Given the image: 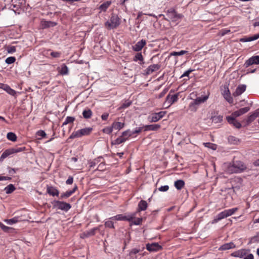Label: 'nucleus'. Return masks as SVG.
Instances as JSON below:
<instances>
[{
    "label": "nucleus",
    "instance_id": "nucleus-1",
    "mask_svg": "<svg viewBox=\"0 0 259 259\" xmlns=\"http://www.w3.org/2000/svg\"><path fill=\"white\" fill-rule=\"evenodd\" d=\"M249 110L250 108L248 107L242 108L233 112L231 116H227L226 117L227 120L230 124H233L236 128H239L241 124L235 119V118L246 113Z\"/></svg>",
    "mask_w": 259,
    "mask_h": 259
},
{
    "label": "nucleus",
    "instance_id": "nucleus-2",
    "mask_svg": "<svg viewBox=\"0 0 259 259\" xmlns=\"http://www.w3.org/2000/svg\"><path fill=\"white\" fill-rule=\"evenodd\" d=\"M141 131H124L115 140L112 141V144L119 145L126 141L128 138L133 135L139 134Z\"/></svg>",
    "mask_w": 259,
    "mask_h": 259
},
{
    "label": "nucleus",
    "instance_id": "nucleus-3",
    "mask_svg": "<svg viewBox=\"0 0 259 259\" xmlns=\"http://www.w3.org/2000/svg\"><path fill=\"white\" fill-rule=\"evenodd\" d=\"M246 166L240 161H234L232 165L229 166L228 171L230 173L241 172L246 169Z\"/></svg>",
    "mask_w": 259,
    "mask_h": 259
},
{
    "label": "nucleus",
    "instance_id": "nucleus-4",
    "mask_svg": "<svg viewBox=\"0 0 259 259\" xmlns=\"http://www.w3.org/2000/svg\"><path fill=\"white\" fill-rule=\"evenodd\" d=\"M25 150V147L24 146L15 147L14 148L8 149L6 150L1 155L0 157V160H3L5 158L10 156V155L24 151Z\"/></svg>",
    "mask_w": 259,
    "mask_h": 259
},
{
    "label": "nucleus",
    "instance_id": "nucleus-5",
    "mask_svg": "<svg viewBox=\"0 0 259 259\" xmlns=\"http://www.w3.org/2000/svg\"><path fill=\"white\" fill-rule=\"evenodd\" d=\"M120 24V19L117 15L112 14L110 21L105 23V26L108 28L114 29L117 28Z\"/></svg>",
    "mask_w": 259,
    "mask_h": 259
},
{
    "label": "nucleus",
    "instance_id": "nucleus-6",
    "mask_svg": "<svg viewBox=\"0 0 259 259\" xmlns=\"http://www.w3.org/2000/svg\"><path fill=\"white\" fill-rule=\"evenodd\" d=\"M52 204L54 208L63 210L65 212L68 211L71 207L69 203L58 200H54L52 202Z\"/></svg>",
    "mask_w": 259,
    "mask_h": 259
},
{
    "label": "nucleus",
    "instance_id": "nucleus-7",
    "mask_svg": "<svg viewBox=\"0 0 259 259\" xmlns=\"http://www.w3.org/2000/svg\"><path fill=\"white\" fill-rule=\"evenodd\" d=\"M179 93L171 95L170 93L166 96L165 102L163 103V106L164 108H168L172 104L177 102L179 99Z\"/></svg>",
    "mask_w": 259,
    "mask_h": 259
},
{
    "label": "nucleus",
    "instance_id": "nucleus-8",
    "mask_svg": "<svg viewBox=\"0 0 259 259\" xmlns=\"http://www.w3.org/2000/svg\"><path fill=\"white\" fill-rule=\"evenodd\" d=\"M208 98V96L197 98L190 104L189 106L190 110L192 111H196L197 109V106L205 102L207 100Z\"/></svg>",
    "mask_w": 259,
    "mask_h": 259
},
{
    "label": "nucleus",
    "instance_id": "nucleus-9",
    "mask_svg": "<svg viewBox=\"0 0 259 259\" xmlns=\"http://www.w3.org/2000/svg\"><path fill=\"white\" fill-rule=\"evenodd\" d=\"M137 212H134L127 215H123V214H117L115 216L111 217L110 220L116 221H127L131 222L136 218Z\"/></svg>",
    "mask_w": 259,
    "mask_h": 259
},
{
    "label": "nucleus",
    "instance_id": "nucleus-10",
    "mask_svg": "<svg viewBox=\"0 0 259 259\" xmlns=\"http://www.w3.org/2000/svg\"><path fill=\"white\" fill-rule=\"evenodd\" d=\"M166 16L167 18L165 19L172 22H176L182 17V15L178 14L174 9L168 10L166 13Z\"/></svg>",
    "mask_w": 259,
    "mask_h": 259
},
{
    "label": "nucleus",
    "instance_id": "nucleus-11",
    "mask_svg": "<svg viewBox=\"0 0 259 259\" xmlns=\"http://www.w3.org/2000/svg\"><path fill=\"white\" fill-rule=\"evenodd\" d=\"M91 131H74L70 136L67 140L72 139L75 138L81 137L83 136L89 135Z\"/></svg>",
    "mask_w": 259,
    "mask_h": 259
},
{
    "label": "nucleus",
    "instance_id": "nucleus-12",
    "mask_svg": "<svg viewBox=\"0 0 259 259\" xmlns=\"http://www.w3.org/2000/svg\"><path fill=\"white\" fill-rule=\"evenodd\" d=\"M146 247V249L150 252H156L162 249V247L158 243H148Z\"/></svg>",
    "mask_w": 259,
    "mask_h": 259
},
{
    "label": "nucleus",
    "instance_id": "nucleus-13",
    "mask_svg": "<svg viewBox=\"0 0 259 259\" xmlns=\"http://www.w3.org/2000/svg\"><path fill=\"white\" fill-rule=\"evenodd\" d=\"M99 227H95L90 230L86 231L80 235V237L82 238H88L95 235L96 231L99 230Z\"/></svg>",
    "mask_w": 259,
    "mask_h": 259
},
{
    "label": "nucleus",
    "instance_id": "nucleus-14",
    "mask_svg": "<svg viewBox=\"0 0 259 259\" xmlns=\"http://www.w3.org/2000/svg\"><path fill=\"white\" fill-rule=\"evenodd\" d=\"M252 64H259V56L251 57L246 61L244 65L245 67H248Z\"/></svg>",
    "mask_w": 259,
    "mask_h": 259
},
{
    "label": "nucleus",
    "instance_id": "nucleus-15",
    "mask_svg": "<svg viewBox=\"0 0 259 259\" xmlns=\"http://www.w3.org/2000/svg\"><path fill=\"white\" fill-rule=\"evenodd\" d=\"M166 112L164 111H160L158 113H155L152 114L151 116L149 117V119L152 122H156L159 120L160 119L162 118Z\"/></svg>",
    "mask_w": 259,
    "mask_h": 259
},
{
    "label": "nucleus",
    "instance_id": "nucleus-16",
    "mask_svg": "<svg viewBox=\"0 0 259 259\" xmlns=\"http://www.w3.org/2000/svg\"><path fill=\"white\" fill-rule=\"evenodd\" d=\"M160 68V65L159 64L151 65L145 70V73L146 75L150 74L159 69Z\"/></svg>",
    "mask_w": 259,
    "mask_h": 259
},
{
    "label": "nucleus",
    "instance_id": "nucleus-17",
    "mask_svg": "<svg viewBox=\"0 0 259 259\" xmlns=\"http://www.w3.org/2000/svg\"><path fill=\"white\" fill-rule=\"evenodd\" d=\"M77 189V187L76 186H75L72 190L67 191L64 193H62L59 198L60 199H64L69 197L72 194H73L75 192Z\"/></svg>",
    "mask_w": 259,
    "mask_h": 259
},
{
    "label": "nucleus",
    "instance_id": "nucleus-18",
    "mask_svg": "<svg viewBox=\"0 0 259 259\" xmlns=\"http://www.w3.org/2000/svg\"><path fill=\"white\" fill-rule=\"evenodd\" d=\"M247 250L246 249H240L235 251L231 254L232 256L242 258L247 254Z\"/></svg>",
    "mask_w": 259,
    "mask_h": 259
},
{
    "label": "nucleus",
    "instance_id": "nucleus-19",
    "mask_svg": "<svg viewBox=\"0 0 259 259\" xmlns=\"http://www.w3.org/2000/svg\"><path fill=\"white\" fill-rule=\"evenodd\" d=\"M148 207V204L147 202L145 200H141L138 205V209L137 211L135 212H137V214L140 212L141 211L145 210Z\"/></svg>",
    "mask_w": 259,
    "mask_h": 259
},
{
    "label": "nucleus",
    "instance_id": "nucleus-20",
    "mask_svg": "<svg viewBox=\"0 0 259 259\" xmlns=\"http://www.w3.org/2000/svg\"><path fill=\"white\" fill-rule=\"evenodd\" d=\"M145 45L146 41L144 39H142L133 46V49L135 51L139 52L142 49Z\"/></svg>",
    "mask_w": 259,
    "mask_h": 259
},
{
    "label": "nucleus",
    "instance_id": "nucleus-21",
    "mask_svg": "<svg viewBox=\"0 0 259 259\" xmlns=\"http://www.w3.org/2000/svg\"><path fill=\"white\" fill-rule=\"evenodd\" d=\"M236 247L235 244L232 242H230L229 243H227L221 245L220 248V250H226L232 248H234Z\"/></svg>",
    "mask_w": 259,
    "mask_h": 259
},
{
    "label": "nucleus",
    "instance_id": "nucleus-22",
    "mask_svg": "<svg viewBox=\"0 0 259 259\" xmlns=\"http://www.w3.org/2000/svg\"><path fill=\"white\" fill-rule=\"evenodd\" d=\"M246 85L244 84L239 85L236 89L235 92L233 93L234 96H238L241 95L246 90Z\"/></svg>",
    "mask_w": 259,
    "mask_h": 259
},
{
    "label": "nucleus",
    "instance_id": "nucleus-23",
    "mask_svg": "<svg viewBox=\"0 0 259 259\" xmlns=\"http://www.w3.org/2000/svg\"><path fill=\"white\" fill-rule=\"evenodd\" d=\"M258 38H259V33L255 34L253 36L242 38L240 39V41L241 42H248L255 40Z\"/></svg>",
    "mask_w": 259,
    "mask_h": 259
},
{
    "label": "nucleus",
    "instance_id": "nucleus-24",
    "mask_svg": "<svg viewBox=\"0 0 259 259\" xmlns=\"http://www.w3.org/2000/svg\"><path fill=\"white\" fill-rule=\"evenodd\" d=\"M223 95L224 97V98L230 103H231L233 102V98L231 97L230 91L229 90V89L227 88V89H225L223 93Z\"/></svg>",
    "mask_w": 259,
    "mask_h": 259
},
{
    "label": "nucleus",
    "instance_id": "nucleus-25",
    "mask_svg": "<svg viewBox=\"0 0 259 259\" xmlns=\"http://www.w3.org/2000/svg\"><path fill=\"white\" fill-rule=\"evenodd\" d=\"M238 208L237 207H234L231 209L224 210L225 218H227L234 214L238 210Z\"/></svg>",
    "mask_w": 259,
    "mask_h": 259
},
{
    "label": "nucleus",
    "instance_id": "nucleus-26",
    "mask_svg": "<svg viewBox=\"0 0 259 259\" xmlns=\"http://www.w3.org/2000/svg\"><path fill=\"white\" fill-rule=\"evenodd\" d=\"M238 208L237 207H234L231 209L224 210L225 218H227L234 214L238 210Z\"/></svg>",
    "mask_w": 259,
    "mask_h": 259
},
{
    "label": "nucleus",
    "instance_id": "nucleus-27",
    "mask_svg": "<svg viewBox=\"0 0 259 259\" xmlns=\"http://www.w3.org/2000/svg\"><path fill=\"white\" fill-rule=\"evenodd\" d=\"M226 218L225 216V213L224 211L221 212L219 213L216 217L212 221L211 223L212 224H215L218 223L219 221Z\"/></svg>",
    "mask_w": 259,
    "mask_h": 259
},
{
    "label": "nucleus",
    "instance_id": "nucleus-28",
    "mask_svg": "<svg viewBox=\"0 0 259 259\" xmlns=\"http://www.w3.org/2000/svg\"><path fill=\"white\" fill-rule=\"evenodd\" d=\"M175 187L177 188V189L180 190H181L185 185V182L182 180H179L175 181L174 184Z\"/></svg>",
    "mask_w": 259,
    "mask_h": 259
},
{
    "label": "nucleus",
    "instance_id": "nucleus-29",
    "mask_svg": "<svg viewBox=\"0 0 259 259\" xmlns=\"http://www.w3.org/2000/svg\"><path fill=\"white\" fill-rule=\"evenodd\" d=\"M229 143L231 144L237 145L240 143V140L234 136H230L228 138Z\"/></svg>",
    "mask_w": 259,
    "mask_h": 259
},
{
    "label": "nucleus",
    "instance_id": "nucleus-30",
    "mask_svg": "<svg viewBox=\"0 0 259 259\" xmlns=\"http://www.w3.org/2000/svg\"><path fill=\"white\" fill-rule=\"evenodd\" d=\"M124 122L116 121L112 124V128L114 130H121L124 127Z\"/></svg>",
    "mask_w": 259,
    "mask_h": 259
},
{
    "label": "nucleus",
    "instance_id": "nucleus-31",
    "mask_svg": "<svg viewBox=\"0 0 259 259\" xmlns=\"http://www.w3.org/2000/svg\"><path fill=\"white\" fill-rule=\"evenodd\" d=\"M111 4V1H106L100 5L99 9L103 11H106Z\"/></svg>",
    "mask_w": 259,
    "mask_h": 259
},
{
    "label": "nucleus",
    "instance_id": "nucleus-32",
    "mask_svg": "<svg viewBox=\"0 0 259 259\" xmlns=\"http://www.w3.org/2000/svg\"><path fill=\"white\" fill-rule=\"evenodd\" d=\"M0 228L5 232H12L14 229L13 228L7 227L0 222Z\"/></svg>",
    "mask_w": 259,
    "mask_h": 259
},
{
    "label": "nucleus",
    "instance_id": "nucleus-33",
    "mask_svg": "<svg viewBox=\"0 0 259 259\" xmlns=\"http://www.w3.org/2000/svg\"><path fill=\"white\" fill-rule=\"evenodd\" d=\"M143 57L141 53H137L135 56L134 59V61H140L141 62H140L139 64H140L144 63V62H143Z\"/></svg>",
    "mask_w": 259,
    "mask_h": 259
},
{
    "label": "nucleus",
    "instance_id": "nucleus-34",
    "mask_svg": "<svg viewBox=\"0 0 259 259\" xmlns=\"http://www.w3.org/2000/svg\"><path fill=\"white\" fill-rule=\"evenodd\" d=\"M16 189L15 186L13 184H9L5 188L6 194H11Z\"/></svg>",
    "mask_w": 259,
    "mask_h": 259
},
{
    "label": "nucleus",
    "instance_id": "nucleus-35",
    "mask_svg": "<svg viewBox=\"0 0 259 259\" xmlns=\"http://www.w3.org/2000/svg\"><path fill=\"white\" fill-rule=\"evenodd\" d=\"M59 191L56 188L50 187V195L53 196H59Z\"/></svg>",
    "mask_w": 259,
    "mask_h": 259
},
{
    "label": "nucleus",
    "instance_id": "nucleus-36",
    "mask_svg": "<svg viewBox=\"0 0 259 259\" xmlns=\"http://www.w3.org/2000/svg\"><path fill=\"white\" fill-rule=\"evenodd\" d=\"M59 72L62 75H66L68 74V69L67 66L63 64L61 65Z\"/></svg>",
    "mask_w": 259,
    "mask_h": 259
},
{
    "label": "nucleus",
    "instance_id": "nucleus-37",
    "mask_svg": "<svg viewBox=\"0 0 259 259\" xmlns=\"http://www.w3.org/2000/svg\"><path fill=\"white\" fill-rule=\"evenodd\" d=\"M4 90H5L7 93L12 96H15L16 94V91L11 89L10 87L8 84H7V85L5 87Z\"/></svg>",
    "mask_w": 259,
    "mask_h": 259
},
{
    "label": "nucleus",
    "instance_id": "nucleus-38",
    "mask_svg": "<svg viewBox=\"0 0 259 259\" xmlns=\"http://www.w3.org/2000/svg\"><path fill=\"white\" fill-rule=\"evenodd\" d=\"M19 221L18 218L14 217L11 219H5L4 222H6L8 225H12L17 223Z\"/></svg>",
    "mask_w": 259,
    "mask_h": 259
},
{
    "label": "nucleus",
    "instance_id": "nucleus-39",
    "mask_svg": "<svg viewBox=\"0 0 259 259\" xmlns=\"http://www.w3.org/2000/svg\"><path fill=\"white\" fill-rule=\"evenodd\" d=\"M7 137L8 140L15 142L17 140V136L15 134L12 132H10L7 134Z\"/></svg>",
    "mask_w": 259,
    "mask_h": 259
},
{
    "label": "nucleus",
    "instance_id": "nucleus-40",
    "mask_svg": "<svg viewBox=\"0 0 259 259\" xmlns=\"http://www.w3.org/2000/svg\"><path fill=\"white\" fill-rule=\"evenodd\" d=\"M259 115V109L256 110L253 113L251 114L248 118V121H252L255 119Z\"/></svg>",
    "mask_w": 259,
    "mask_h": 259
},
{
    "label": "nucleus",
    "instance_id": "nucleus-41",
    "mask_svg": "<svg viewBox=\"0 0 259 259\" xmlns=\"http://www.w3.org/2000/svg\"><path fill=\"white\" fill-rule=\"evenodd\" d=\"M82 115L84 118H90L92 115V112L90 109L84 110L82 112Z\"/></svg>",
    "mask_w": 259,
    "mask_h": 259
},
{
    "label": "nucleus",
    "instance_id": "nucleus-42",
    "mask_svg": "<svg viewBox=\"0 0 259 259\" xmlns=\"http://www.w3.org/2000/svg\"><path fill=\"white\" fill-rule=\"evenodd\" d=\"M104 225L107 228L114 229V223L112 220H110V219L109 220L105 221Z\"/></svg>",
    "mask_w": 259,
    "mask_h": 259
},
{
    "label": "nucleus",
    "instance_id": "nucleus-43",
    "mask_svg": "<svg viewBox=\"0 0 259 259\" xmlns=\"http://www.w3.org/2000/svg\"><path fill=\"white\" fill-rule=\"evenodd\" d=\"M143 221V219L141 218H135L133 220H132V224H134L135 225H140L142 224Z\"/></svg>",
    "mask_w": 259,
    "mask_h": 259
},
{
    "label": "nucleus",
    "instance_id": "nucleus-44",
    "mask_svg": "<svg viewBox=\"0 0 259 259\" xmlns=\"http://www.w3.org/2000/svg\"><path fill=\"white\" fill-rule=\"evenodd\" d=\"M203 144L205 147L211 149L213 150H216L217 148V145L215 144L211 143H204Z\"/></svg>",
    "mask_w": 259,
    "mask_h": 259
},
{
    "label": "nucleus",
    "instance_id": "nucleus-45",
    "mask_svg": "<svg viewBox=\"0 0 259 259\" xmlns=\"http://www.w3.org/2000/svg\"><path fill=\"white\" fill-rule=\"evenodd\" d=\"M75 118L73 117L68 116L66 117L65 120L63 123V125H66L67 124H71L74 121Z\"/></svg>",
    "mask_w": 259,
    "mask_h": 259
},
{
    "label": "nucleus",
    "instance_id": "nucleus-46",
    "mask_svg": "<svg viewBox=\"0 0 259 259\" xmlns=\"http://www.w3.org/2000/svg\"><path fill=\"white\" fill-rule=\"evenodd\" d=\"M101 159H102V157H99L98 158L94 159L93 161L90 163V166L91 167H94L97 164L101 161Z\"/></svg>",
    "mask_w": 259,
    "mask_h": 259
},
{
    "label": "nucleus",
    "instance_id": "nucleus-47",
    "mask_svg": "<svg viewBox=\"0 0 259 259\" xmlns=\"http://www.w3.org/2000/svg\"><path fill=\"white\" fill-rule=\"evenodd\" d=\"M188 53L187 51H184V50H182L180 52H172L170 53V55L171 56H181V55H183L185 54H187Z\"/></svg>",
    "mask_w": 259,
    "mask_h": 259
},
{
    "label": "nucleus",
    "instance_id": "nucleus-48",
    "mask_svg": "<svg viewBox=\"0 0 259 259\" xmlns=\"http://www.w3.org/2000/svg\"><path fill=\"white\" fill-rule=\"evenodd\" d=\"M16 61V58L14 57H9L7 58L5 62L8 64H11L13 63H14Z\"/></svg>",
    "mask_w": 259,
    "mask_h": 259
},
{
    "label": "nucleus",
    "instance_id": "nucleus-49",
    "mask_svg": "<svg viewBox=\"0 0 259 259\" xmlns=\"http://www.w3.org/2000/svg\"><path fill=\"white\" fill-rule=\"evenodd\" d=\"M223 119V116H215L212 117V120L215 123H218L221 121Z\"/></svg>",
    "mask_w": 259,
    "mask_h": 259
},
{
    "label": "nucleus",
    "instance_id": "nucleus-50",
    "mask_svg": "<svg viewBox=\"0 0 259 259\" xmlns=\"http://www.w3.org/2000/svg\"><path fill=\"white\" fill-rule=\"evenodd\" d=\"M7 50L9 53H13L16 52V48L15 46H9L7 47Z\"/></svg>",
    "mask_w": 259,
    "mask_h": 259
},
{
    "label": "nucleus",
    "instance_id": "nucleus-51",
    "mask_svg": "<svg viewBox=\"0 0 259 259\" xmlns=\"http://www.w3.org/2000/svg\"><path fill=\"white\" fill-rule=\"evenodd\" d=\"M51 55L53 58H59L61 55V53L58 52H52L51 53Z\"/></svg>",
    "mask_w": 259,
    "mask_h": 259
},
{
    "label": "nucleus",
    "instance_id": "nucleus-52",
    "mask_svg": "<svg viewBox=\"0 0 259 259\" xmlns=\"http://www.w3.org/2000/svg\"><path fill=\"white\" fill-rule=\"evenodd\" d=\"M147 129V130H156L157 128L159 127V125L158 124H153V125H150L146 126Z\"/></svg>",
    "mask_w": 259,
    "mask_h": 259
},
{
    "label": "nucleus",
    "instance_id": "nucleus-53",
    "mask_svg": "<svg viewBox=\"0 0 259 259\" xmlns=\"http://www.w3.org/2000/svg\"><path fill=\"white\" fill-rule=\"evenodd\" d=\"M105 164L104 162H101L98 166L97 169L98 170L102 171L105 169Z\"/></svg>",
    "mask_w": 259,
    "mask_h": 259
},
{
    "label": "nucleus",
    "instance_id": "nucleus-54",
    "mask_svg": "<svg viewBox=\"0 0 259 259\" xmlns=\"http://www.w3.org/2000/svg\"><path fill=\"white\" fill-rule=\"evenodd\" d=\"M169 189V187L167 185H165L163 186H161L158 188L159 191L161 192H166Z\"/></svg>",
    "mask_w": 259,
    "mask_h": 259
},
{
    "label": "nucleus",
    "instance_id": "nucleus-55",
    "mask_svg": "<svg viewBox=\"0 0 259 259\" xmlns=\"http://www.w3.org/2000/svg\"><path fill=\"white\" fill-rule=\"evenodd\" d=\"M73 182V178L72 176H69L66 181V184L67 185H71Z\"/></svg>",
    "mask_w": 259,
    "mask_h": 259
},
{
    "label": "nucleus",
    "instance_id": "nucleus-56",
    "mask_svg": "<svg viewBox=\"0 0 259 259\" xmlns=\"http://www.w3.org/2000/svg\"><path fill=\"white\" fill-rule=\"evenodd\" d=\"M194 70L193 69H189L187 71H185L183 74L181 76V77H184V76H189L190 73H191L192 71H193Z\"/></svg>",
    "mask_w": 259,
    "mask_h": 259
},
{
    "label": "nucleus",
    "instance_id": "nucleus-57",
    "mask_svg": "<svg viewBox=\"0 0 259 259\" xmlns=\"http://www.w3.org/2000/svg\"><path fill=\"white\" fill-rule=\"evenodd\" d=\"M37 135L38 136H41V137H44L46 136V134L45 133V131H38L37 132Z\"/></svg>",
    "mask_w": 259,
    "mask_h": 259
},
{
    "label": "nucleus",
    "instance_id": "nucleus-58",
    "mask_svg": "<svg viewBox=\"0 0 259 259\" xmlns=\"http://www.w3.org/2000/svg\"><path fill=\"white\" fill-rule=\"evenodd\" d=\"M132 104L131 101H126L122 105V108H127L129 107Z\"/></svg>",
    "mask_w": 259,
    "mask_h": 259
},
{
    "label": "nucleus",
    "instance_id": "nucleus-59",
    "mask_svg": "<svg viewBox=\"0 0 259 259\" xmlns=\"http://www.w3.org/2000/svg\"><path fill=\"white\" fill-rule=\"evenodd\" d=\"M230 32V30L229 29H223L221 31L222 35L224 36Z\"/></svg>",
    "mask_w": 259,
    "mask_h": 259
},
{
    "label": "nucleus",
    "instance_id": "nucleus-60",
    "mask_svg": "<svg viewBox=\"0 0 259 259\" xmlns=\"http://www.w3.org/2000/svg\"><path fill=\"white\" fill-rule=\"evenodd\" d=\"M139 251H140L139 249H138L136 248H134L131 251L130 254H136L138 253V252H139Z\"/></svg>",
    "mask_w": 259,
    "mask_h": 259
},
{
    "label": "nucleus",
    "instance_id": "nucleus-61",
    "mask_svg": "<svg viewBox=\"0 0 259 259\" xmlns=\"http://www.w3.org/2000/svg\"><path fill=\"white\" fill-rule=\"evenodd\" d=\"M108 116H109L108 113H105L103 114H102L101 117L103 120H106L108 117Z\"/></svg>",
    "mask_w": 259,
    "mask_h": 259
},
{
    "label": "nucleus",
    "instance_id": "nucleus-62",
    "mask_svg": "<svg viewBox=\"0 0 259 259\" xmlns=\"http://www.w3.org/2000/svg\"><path fill=\"white\" fill-rule=\"evenodd\" d=\"M243 259H254V256L252 254L250 253L244 257Z\"/></svg>",
    "mask_w": 259,
    "mask_h": 259
},
{
    "label": "nucleus",
    "instance_id": "nucleus-63",
    "mask_svg": "<svg viewBox=\"0 0 259 259\" xmlns=\"http://www.w3.org/2000/svg\"><path fill=\"white\" fill-rule=\"evenodd\" d=\"M42 25L43 26V28H47L49 26V22L48 21H44L41 22Z\"/></svg>",
    "mask_w": 259,
    "mask_h": 259
},
{
    "label": "nucleus",
    "instance_id": "nucleus-64",
    "mask_svg": "<svg viewBox=\"0 0 259 259\" xmlns=\"http://www.w3.org/2000/svg\"><path fill=\"white\" fill-rule=\"evenodd\" d=\"M253 164H254L255 166H259V159H258L256 160L255 161H254L253 162Z\"/></svg>",
    "mask_w": 259,
    "mask_h": 259
}]
</instances>
